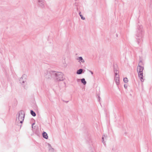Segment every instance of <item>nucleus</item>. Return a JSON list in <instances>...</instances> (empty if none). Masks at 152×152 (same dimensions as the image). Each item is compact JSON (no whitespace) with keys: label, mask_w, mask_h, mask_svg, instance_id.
<instances>
[{"label":"nucleus","mask_w":152,"mask_h":152,"mask_svg":"<svg viewBox=\"0 0 152 152\" xmlns=\"http://www.w3.org/2000/svg\"><path fill=\"white\" fill-rule=\"evenodd\" d=\"M80 16L81 18V19L83 20H85V18L84 17H83V15H80Z\"/></svg>","instance_id":"obj_18"},{"label":"nucleus","mask_w":152,"mask_h":152,"mask_svg":"<svg viewBox=\"0 0 152 152\" xmlns=\"http://www.w3.org/2000/svg\"><path fill=\"white\" fill-rule=\"evenodd\" d=\"M124 81V83H127L128 81V79L126 77H125L123 79Z\"/></svg>","instance_id":"obj_15"},{"label":"nucleus","mask_w":152,"mask_h":152,"mask_svg":"<svg viewBox=\"0 0 152 152\" xmlns=\"http://www.w3.org/2000/svg\"><path fill=\"white\" fill-rule=\"evenodd\" d=\"M114 72V73H115V77H117V76L118 75H118V73H119V72Z\"/></svg>","instance_id":"obj_17"},{"label":"nucleus","mask_w":152,"mask_h":152,"mask_svg":"<svg viewBox=\"0 0 152 152\" xmlns=\"http://www.w3.org/2000/svg\"><path fill=\"white\" fill-rule=\"evenodd\" d=\"M77 60H79V61L82 62V63H84L85 62L84 60L83 59L82 57H78L77 59Z\"/></svg>","instance_id":"obj_9"},{"label":"nucleus","mask_w":152,"mask_h":152,"mask_svg":"<svg viewBox=\"0 0 152 152\" xmlns=\"http://www.w3.org/2000/svg\"><path fill=\"white\" fill-rule=\"evenodd\" d=\"M42 136L43 137L46 139H47L48 138V136L47 133L45 132H43L42 133Z\"/></svg>","instance_id":"obj_10"},{"label":"nucleus","mask_w":152,"mask_h":152,"mask_svg":"<svg viewBox=\"0 0 152 152\" xmlns=\"http://www.w3.org/2000/svg\"><path fill=\"white\" fill-rule=\"evenodd\" d=\"M80 80L82 83L84 85H85L86 83V82L84 78H83L80 79Z\"/></svg>","instance_id":"obj_12"},{"label":"nucleus","mask_w":152,"mask_h":152,"mask_svg":"<svg viewBox=\"0 0 152 152\" xmlns=\"http://www.w3.org/2000/svg\"><path fill=\"white\" fill-rule=\"evenodd\" d=\"M144 31L142 26H139L136 32L135 36L138 45L141 44L142 41V37Z\"/></svg>","instance_id":"obj_1"},{"label":"nucleus","mask_w":152,"mask_h":152,"mask_svg":"<svg viewBox=\"0 0 152 152\" xmlns=\"http://www.w3.org/2000/svg\"><path fill=\"white\" fill-rule=\"evenodd\" d=\"M25 114L23 110L20 111L17 114L16 121L18 123L22 124L23 121Z\"/></svg>","instance_id":"obj_2"},{"label":"nucleus","mask_w":152,"mask_h":152,"mask_svg":"<svg viewBox=\"0 0 152 152\" xmlns=\"http://www.w3.org/2000/svg\"><path fill=\"white\" fill-rule=\"evenodd\" d=\"M52 75H54V77L57 81H61L64 80L63 74L61 72H56L55 71H53L50 73Z\"/></svg>","instance_id":"obj_3"},{"label":"nucleus","mask_w":152,"mask_h":152,"mask_svg":"<svg viewBox=\"0 0 152 152\" xmlns=\"http://www.w3.org/2000/svg\"><path fill=\"white\" fill-rule=\"evenodd\" d=\"M115 80L116 85L118 86L119 84V76L118 75L117 77H115Z\"/></svg>","instance_id":"obj_8"},{"label":"nucleus","mask_w":152,"mask_h":152,"mask_svg":"<svg viewBox=\"0 0 152 152\" xmlns=\"http://www.w3.org/2000/svg\"><path fill=\"white\" fill-rule=\"evenodd\" d=\"M144 69V67L138 64L137 68V71L138 73L139 77L140 78L141 81L143 82L144 80L143 78L142 71Z\"/></svg>","instance_id":"obj_4"},{"label":"nucleus","mask_w":152,"mask_h":152,"mask_svg":"<svg viewBox=\"0 0 152 152\" xmlns=\"http://www.w3.org/2000/svg\"><path fill=\"white\" fill-rule=\"evenodd\" d=\"M142 61L141 60H140V61H139V64H140V63H142Z\"/></svg>","instance_id":"obj_24"},{"label":"nucleus","mask_w":152,"mask_h":152,"mask_svg":"<svg viewBox=\"0 0 152 152\" xmlns=\"http://www.w3.org/2000/svg\"><path fill=\"white\" fill-rule=\"evenodd\" d=\"M49 145L50 146V144H49Z\"/></svg>","instance_id":"obj_27"},{"label":"nucleus","mask_w":152,"mask_h":152,"mask_svg":"<svg viewBox=\"0 0 152 152\" xmlns=\"http://www.w3.org/2000/svg\"><path fill=\"white\" fill-rule=\"evenodd\" d=\"M38 5L42 8H44L45 7L44 0H37Z\"/></svg>","instance_id":"obj_6"},{"label":"nucleus","mask_w":152,"mask_h":152,"mask_svg":"<svg viewBox=\"0 0 152 152\" xmlns=\"http://www.w3.org/2000/svg\"><path fill=\"white\" fill-rule=\"evenodd\" d=\"M52 148V149L53 150V148Z\"/></svg>","instance_id":"obj_28"},{"label":"nucleus","mask_w":152,"mask_h":152,"mask_svg":"<svg viewBox=\"0 0 152 152\" xmlns=\"http://www.w3.org/2000/svg\"><path fill=\"white\" fill-rule=\"evenodd\" d=\"M88 71H89L92 75L93 74V72L92 71L89 70H88Z\"/></svg>","instance_id":"obj_19"},{"label":"nucleus","mask_w":152,"mask_h":152,"mask_svg":"<svg viewBox=\"0 0 152 152\" xmlns=\"http://www.w3.org/2000/svg\"><path fill=\"white\" fill-rule=\"evenodd\" d=\"M35 124L34 123H33L32 124V128L33 129V126Z\"/></svg>","instance_id":"obj_23"},{"label":"nucleus","mask_w":152,"mask_h":152,"mask_svg":"<svg viewBox=\"0 0 152 152\" xmlns=\"http://www.w3.org/2000/svg\"><path fill=\"white\" fill-rule=\"evenodd\" d=\"M98 99H99V101L100 100V97L99 96H98Z\"/></svg>","instance_id":"obj_21"},{"label":"nucleus","mask_w":152,"mask_h":152,"mask_svg":"<svg viewBox=\"0 0 152 152\" xmlns=\"http://www.w3.org/2000/svg\"><path fill=\"white\" fill-rule=\"evenodd\" d=\"M53 71H51L48 72L47 74L46 75V77L48 79H50L52 77H54V75H52L50 73L52 72Z\"/></svg>","instance_id":"obj_7"},{"label":"nucleus","mask_w":152,"mask_h":152,"mask_svg":"<svg viewBox=\"0 0 152 152\" xmlns=\"http://www.w3.org/2000/svg\"><path fill=\"white\" fill-rule=\"evenodd\" d=\"M81 12H79V15L80 16V15H81Z\"/></svg>","instance_id":"obj_25"},{"label":"nucleus","mask_w":152,"mask_h":152,"mask_svg":"<svg viewBox=\"0 0 152 152\" xmlns=\"http://www.w3.org/2000/svg\"><path fill=\"white\" fill-rule=\"evenodd\" d=\"M83 69H80L79 70H77V74L78 75L81 74L83 72Z\"/></svg>","instance_id":"obj_11"},{"label":"nucleus","mask_w":152,"mask_h":152,"mask_svg":"<svg viewBox=\"0 0 152 152\" xmlns=\"http://www.w3.org/2000/svg\"><path fill=\"white\" fill-rule=\"evenodd\" d=\"M65 102L66 103H67L68 102V101H65Z\"/></svg>","instance_id":"obj_26"},{"label":"nucleus","mask_w":152,"mask_h":152,"mask_svg":"<svg viewBox=\"0 0 152 152\" xmlns=\"http://www.w3.org/2000/svg\"><path fill=\"white\" fill-rule=\"evenodd\" d=\"M114 72H119L117 69V66L116 65H114Z\"/></svg>","instance_id":"obj_13"},{"label":"nucleus","mask_w":152,"mask_h":152,"mask_svg":"<svg viewBox=\"0 0 152 152\" xmlns=\"http://www.w3.org/2000/svg\"><path fill=\"white\" fill-rule=\"evenodd\" d=\"M80 79H77V82H79L80 80Z\"/></svg>","instance_id":"obj_22"},{"label":"nucleus","mask_w":152,"mask_h":152,"mask_svg":"<svg viewBox=\"0 0 152 152\" xmlns=\"http://www.w3.org/2000/svg\"><path fill=\"white\" fill-rule=\"evenodd\" d=\"M27 76L25 75H23L22 77L19 79L20 83L23 86L24 88H26L27 87H26L25 84L26 85Z\"/></svg>","instance_id":"obj_5"},{"label":"nucleus","mask_w":152,"mask_h":152,"mask_svg":"<svg viewBox=\"0 0 152 152\" xmlns=\"http://www.w3.org/2000/svg\"><path fill=\"white\" fill-rule=\"evenodd\" d=\"M124 87L126 89L127 88V85H126L124 84Z\"/></svg>","instance_id":"obj_20"},{"label":"nucleus","mask_w":152,"mask_h":152,"mask_svg":"<svg viewBox=\"0 0 152 152\" xmlns=\"http://www.w3.org/2000/svg\"><path fill=\"white\" fill-rule=\"evenodd\" d=\"M30 113L34 117L36 116V113L32 110H31Z\"/></svg>","instance_id":"obj_14"},{"label":"nucleus","mask_w":152,"mask_h":152,"mask_svg":"<svg viewBox=\"0 0 152 152\" xmlns=\"http://www.w3.org/2000/svg\"><path fill=\"white\" fill-rule=\"evenodd\" d=\"M104 137H105L106 138V137L104 135L102 137V142L104 143V145L105 144V142L104 141Z\"/></svg>","instance_id":"obj_16"}]
</instances>
